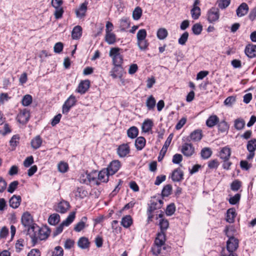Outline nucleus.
<instances>
[{
    "label": "nucleus",
    "instance_id": "obj_3",
    "mask_svg": "<svg viewBox=\"0 0 256 256\" xmlns=\"http://www.w3.org/2000/svg\"><path fill=\"white\" fill-rule=\"evenodd\" d=\"M220 18L218 8L212 7L208 10L207 14V20L210 23H214L218 21Z\"/></svg>",
    "mask_w": 256,
    "mask_h": 256
},
{
    "label": "nucleus",
    "instance_id": "obj_51",
    "mask_svg": "<svg viewBox=\"0 0 256 256\" xmlns=\"http://www.w3.org/2000/svg\"><path fill=\"white\" fill-rule=\"evenodd\" d=\"M229 128L228 124L225 121H222L218 124V129L221 132H225Z\"/></svg>",
    "mask_w": 256,
    "mask_h": 256
},
{
    "label": "nucleus",
    "instance_id": "obj_26",
    "mask_svg": "<svg viewBox=\"0 0 256 256\" xmlns=\"http://www.w3.org/2000/svg\"><path fill=\"white\" fill-rule=\"evenodd\" d=\"M38 231H39V240H44L48 238L50 234V230L46 228H37Z\"/></svg>",
    "mask_w": 256,
    "mask_h": 256
},
{
    "label": "nucleus",
    "instance_id": "obj_54",
    "mask_svg": "<svg viewBox=\"0 0 256 256\" xmlns=\"http://www.w3.org/2000/svg\"><path fill=\"white\" fill-rule=\"evenodd\" d=\"M188 33L185 32L179 38L178 40V44L180 45H184L188 40Z\"/></svg>",
    "mask_w": 256,
    "mask_h": 256
},
{
    "label": "nucleus",
    "instance_id": "obj_2",
    "mask_svg": "<svg viewBox=\"0 0 256 256\" xmlns=\"http://www.w3.org/2000/svg\"><path fill=\"white\" fill-rule=\"evenodd\" d=\"M230 226H226L224 232L229 239L226 242V248L230 252H232L235 251L238 246V240L232 236L229 232ZM232 228V226H230Z\"/></svg>",
    "mask_w": 256,
    "mask_h": 256
},
{
    "label": "nucleus",
    "instance_id": "obj_34",
    "mask_svg": "<svg viewBox=\"0 0 256 256\" xmlns=\"http://www.w3.org/2000/svg\"><path fill=\"white\" fill-rule=\"evenodd\" d=\"M138 133V128L136 126H132L127 130L128 136L130 138H136Z\"/></svg>",
    "mask_w": 256,
    "mask_h": 256
},
{
    "label": "nucleus",
    "instance_id": "obj_48",
    "mask_svg": "<svg viewBox=\"0 0 256 256\" xmlns=\"http://www.w3.org/2000/svg\"><path fill=\"white\" fill-rule=\"evenodd\" d=\"M55 8L54 16L56 19L60 18L64 12V10L62 6L54 7Z\"/></svg>",
    "mask_w": 256,
    "mask_h": 256
},
{
    "label": "nucleus",
    "instance_id": "obj_32",
    "mask_svg": "<svg viewBox=\"0 0 256 256\" xmlns=\"http://www.w3.org/2000/svg\"><path fill=\"white\" fill-rule=\"evenodd\" d=\"M212 154V152L210 148L206 147L203 148L200 152V156L204 160L208 159L210 157Z\"/></svg>",
    "mask_w": 256,
    "mask_h": 256
},
{
    "label": "nucleus",
    "instance_id": "obj_37",
    "mask_svg": "<svg viewBox=\"0 0 256 256\" xmlns=\"http://www.w3.org/2000/svg\"><path fill=\"white\" fill-rule=\"evenodd\" d=\"M156 36L159 40H164L168 36V30L165 28H160L157 31Z\"/></svg>",
    "mask_w": 256,
    "mask_h": 256
},
{
    "label": "nucleus",
    "instance_id": "obj_18",
    "mask_svg": "<svg viewBox=\"0 0 256 256\" xmlns=\"http://www.w3.org/2000/svg\"><path fill=\"white\" fill-rule=\"evenodd\" d=\"M88 2H84L80 4L79 8L76 10V16L80 18H84L87 10Z\"/></svg>",
    "mask_w": 256,
    "mask_h": 256
},
{
    "label": "nucleus",
    "instance_id": "obj_6",
    "mask_svg": "<svg viewBox=\"0 0 256 256\" xmlns=\"http://www.w3.org/2000/svg\"><path fill=\"white\" fill-rule=\"evenodd\" d=\"M120 167V161L118 160H114L110 164L106 170H108L109 174L112 176L118 170Z\"/></svg>",
    "mask_w": 256,
    "mask_h": 256
},
{
    "label": "nucleus",
    "instance_id": "obj_5",
    "mask_svg": "<svg viewBox=\"0 0 256 256\" xmlns=\"http://www.w3.org/2000/svg\"><path fill=\"white\" fill-rule=\"evenodd\" d=\"M37 228L39 227L32 225L28 230V234L32 239L33 246H34L39 240V231H38Z\"/></svg>",
    "mask_w": 256,
    "mask_h": 256
},
{
    "label": "nucleus",
    "instance_id": "obj_50",
    "mask_svg": "<svg viewBox=\"0 0 256 256\" xmlns=\"http://www.w3.org/2000/svg\"><path fill=\"white\" fill-rule=\"evenodd\" d=\"M58 170L62 173L66 172L68 168V164L66 162H61L58 166Z\"/></svg>",
    "mask_w": 256,
    "mask_h": 256
},
{
    "label": "nucleus",
    "instance_id": "obj_4",
    "mask_svg": "<svg viewBox=\"0 0 256 256\" xmlns=\"http://www.w3.org/2000/svg\"><path fill=\"white\" fill-rule=\"evenodd\" d=\"M76 99L74 96L71 95L65 102L62 106V112L64 114H66L72 107L75 105Z\"/></svg>",
    "mask_w": 256,
    "mask_h": 256
},
{
    "label": "nucleus",
    "instance_id": "obj_41",
    "mask_svg": "<svg viewBox=\"0 0 256 256\" xmlns=\"http://www.w3.org/2000/svg\"><path fill=\"white\" fill-rule=\"evenodd\" d=\"M75 212H73L70 214L67 218L64 220L62 224L64 226H69L74 220L75 218Z\"/></svg>",
    "mask_w": 256,
    "mask_h": 256
},
{
    "label": "nucleus",
    "instance_id": "obj_64",
    "mask_svg": "<svg viewBox=\"0 0 256 256\" xmlns=\"http://www.w3.org/2000/svg\"><path fill=\"white\" fill-rule=\"evenodd\" d=\"M96 172H94L91 174H88L87 175V178L90 182H94L96 183V184H100V182H98V180L96 179Z\"/></svg>",
    "mask_w": 256,
    "mask_h": 256
},
{
    "label": "nucleus",
    "instance_id": "obj_13",
    "mask_svg": "<svg viewBox=\"0 0 256 256\" xmlns=\"http://www.w3.org/2000/svg\"><path fill=\"white\" fill-rule=\"evenodd\" d=\"M248 5L246 3L243 2L236 9V15L238 17H242L248 14Z\"/></svg>",
    "mask_w": 256,
    "mask_h": 256
},
{
    "label": "nucleus",
    "instance_id": "obj_42",
    "mask_svg": "<svg viewBox=\"0 0 256 256\" xmlns=\"http://www.w3.org/2000/svg\"><path fill=\"white\" fill-rule=\"evenodd\" d=\"M159 226L160 228V232H164L169 226V222L166 219L162 218L160 220Z\"/></svg>",
    "mask_w": 256,
    "mask_h": 256
},
{
    "label": "nucleus",
    "instance_id": "obj_14",
    "mask_svg": "<svg viewBox=\"0 0 256 256\" xmlns=\"http://www.w3.org/2000/svg\"><path fill=\"white\" fill-rule=\"evenodd\" d=\"M244 52L248 58H255L256 56V45L252 44H248L246 47Z\"/></svg>",
    "mask_w": 256,
    "mask_h": 256
},
{
    "label": "nucleus",
    "instance_id": "obj_49",
    "mask_svg": "<svg viewBox=\"0 0 256 256\" xmlns=\"http://www.w3.org/2000/svg\"><path fill=\"white\" fill-rule=\"evenodd\" d=\"M173 138V134H170L167 139L166 140L162 148V152L164 153V152H166L168 147L169 146L170 144L172 139Z\"/></svg>",
    "mask_w": 256,
    "mask_h": 256
},
{
    "label": "nucleus",
    "instance_id": "obj_1",
    "mask_svg": "<svg viewBox=\"0 0 256 256\" xmlns=\"http://www.w3.org/2000/svg\"><path fill=\"white\" fill-rule=\"evenodd\" d=\"M163 200L154 198L150 201V204L147 210L148 220V222L152 221L154 216V211L156 210L160 209L163 204Z\"/></svg>",
    "mask_w": 256,
    "mask_h": 256
},
{
    "label": "nucleus",
    "instance_id": "obj_17",
    "mask_svg": "<svg viewBox=\"0 0 256 256\" xmlns=\"http://www.w3.org/2000/svg\"><path fill=\"white\" fill-rule=\"evenodd\" d=\"M90 82L86 80L82 81L78 84L77 92L81 94H84L89 88Z\"/></svg>",
    "mask_w": 256,
    "mask_h": 256
},
{
    "label": "nucleus",
    "instance_id": "obj_23",
    "mask_svg": "<svg viewBox=\"0 0 256 256\" xmlns=\"http://www.w3.org/2000/svg\"><path fill=\"white\" fill-rule=\"evenodd\" d=\"M230 148L228 146H225L222 148L220 153V158L222 160L230 159Z\"/></svg>",
    "mask_w": 256,
    "mask_h": 256
},
{
    "label": "nucleus",
    "instance_id": "obj_33",
    "mask_svg": "<svg viewBox=\"0 0 256 256\" xmlns=\"http://www.w3.org/2000/svg\"><path fill=\"white\" fill-rule=\"evenodd\" d=\"M146 104L148 110H152L156 106V101L152 96H150L146 100Z\"/></svg>",
    "mask_w": 256,
    "mask_h": 256
},
{
    "label": "nucleus",
    "instance_id": "obj_53",
    "mask_svg": "<svg viewBox=\"0 0 256 256\" xmlns=\"http://www.w3.org/2000/svg\"><path fill=\"white\" fill-rule=\"evenodd\" d=\"M112 64L114 65H120L122 66L123 63V56L122 54L115 56L112 58Z\"/></svg>",
    "mask_w": 256,
    "mask_h": 256
},
{
    "label": "nucleus",
    "instance_id": "obj_44",
    "mask_svg": "<svg viewBox=\"0 0 256 256\" xmlns=\"http://www.w3.org/2000/svg\"><path fill=\"white\" fill-rule=\"evenodd\" d=\"M142 14V8L139 7L137 6L136 7L132 12V17L133 18L134 20H139Z\"/></svg>",
    "mask_w": 256,
    "mask_h": 256
},
{
    "label": "nucleus",
    "instance_id": "obj_28",
    "mask_svg": "<svg viewBox=\"0 0 256 256\" xmlns=\"http://www.w3.org/2000/svg\"><path fill=\"white\" fill-rule=\"evenodd\" d=\"M146 142V140L144 137H138L135 140V146L137 150H142L144 147Z\"/></svg>",
    "mask_w": 256,
    "mask_h": 256
},
{
    "label": "nucleus",
    "instance_id": "obj_55",
    "mask_svg": "<svg viewBox=\"0 0 256 256\" xmlns=\"http://www.w3.org/2000/svg\"><path fill=\"white\" fill-rule=\"evenodd\" d=\"M241 195L240 194H236L234 196L230 198L228 202L230 204L234 205L239 202Z\"/></svg>",
    "mask_w": 256,
    "mask_h": 256
},
{
    "label": "nucleus",
    "instance_id": "obj_7",
    "mask_svg": "<svg viewBox=\"0 0 256 256\" xmlns=\"http://www.w3.org/2000/svg\"><path fill=\"white\" fill-rule=\"evenodd\" d=\"M194 151V148L192 144L185 143L182 146V152L187 157L191 156Z\"/></svg>",
    "mask_w": 256,
    "mask_h": 256
},
{
    "label": "nucleus",
    "instance_id": "obj_8",
    "mask_svg": "<svg viewBox=\"0 0 256 256\" xmlns=\"http://www.w3.org/2000/svg\"><path fill=\"white\" fill-rule=\"evenodd\" d=\"M30 117V112L28 110L24 109L20 112L18 114L16 118L20 123L25 124L29 120Z\"/></svg>",
    "mask_w": 256,
    "mask_h": 256
},
{
    "label": "nucleus",
    "instance_id": "obj_40",
    "mask_svg": "<svg viewBox=\"0 0 256 256\" xmlns=\"http://www.w3.org/2000/svg\"><path fill=\"white\" fill-rule=\"evenodd\" d=\"M234 128L237 130H241L245 126V122L242 118H238L234 120Z\"/></svg>",
    "mask_w": 256,
    "mask_h": 256
},
{
    "label": "nucleus",
    "instance_id": "obj_52",
    "mask_svg": "<svg viewBox=\"0 0 256 256\" xmlns=\"http://www.w3.org/2000/svg\"><path fill=\"white\" fill-rule=\"evenodd\" d=\"M32 96L30 94L25 95L22 99V104L24 106H28L32 102Z\"/></svg>",
    "mask_w": 256,
    "mask_h": 256
},
{
    "label": "nucleus",
    "instance_id": "obj_35",
    "mask_svg": "<svg viewBox=\"0 0 256 256\" xmlns=\"http://www.w3.org/2000/svg\"><path fill=\"white\" fill-rule=\"evenodd\" d=\"M89 244L88 239L85 237L80 238L78 242V246L82 249L88 248L89 246Z\"/></svg>",
    "mask_w": 256,
    "mask_h": 256
},
{
    "label": "nucleus",
    "instance_id": "obj_43",
    "mask_svg": "<svg viewBox=\"0 0 256 256\" xmlns=\"http://www.w3.org/2000/svg\"><path fill=\"white\" fill-rule=\"evenodd\" d=\"M246 148L248 151H254L256 150V139L253 138L248 141Z\"/></svg>",
    "mask_w": 256,
    "mask_h": 256
},
{
    "label": "nucleus",
    "instance_id": "obj_24",
    "mask_svg": "<svg viewBox=\"0 0 256 256\" xmlns=\"http://www.w3.org/2000/svg\"><path fill=\"white\" fill-rule=\"evenodd\" d=\"M166 242V234L164 232H158L157 234V237L156 238L154 244L157 246H163L164 245Z\"/></svg>",
    "mask_w": 256,
    "mask_h": 256
},
{
    "label": "nucleus",
    "instance_id": "obj_45",
    "mask_svg": "<svg viewBox=\"0 0 256 256\" xmlns=\"http://www.w3.org/2000/svg\"><path fill=\"white\" fill-rule=\"evenodd\" d=\"M172 191V186L170 184H166L162 188V196H168L171 194Z\"/></svg>",
    "mask_w": 256,
    "mask_h": 256
},
{
    "label": "nucleus",
    "instance_id": "obj_30",
    "mask_svg": "<svg viewBox=\"0 0 256 256\" xmlns=\"http://www.w3.org/2000/svg\"><path fill=\"white\" fill-rule=\"evenodd\" d=\"M218 122V118L216 115H213L210 116L206 120V124L208 127L212 128Z\"/></svg>",
    "mask_w": 256,
    "mask_h": 256
},
{
    "label": "nucleus",
    "instance_id": "obj_58",
    "mask_svg": "<svg viewBox=\"0 0 256 256\" xmlns=\"http://www.w3.org/2000/svg\"><path fill=\"white\" fill-rule=\"evenodd\" d=\"M18 184V181H13L9 184L8 188V192L10 194L13 193L14 191L17 188Z\"/></svg>",
    "mask_w": 256,
    "mask_h": 256
},
{
    "label": "nucleus",
    "instance_id": "obj_29",
    "mask_svg": "<svg viewBox=\"0 0 256 256\" xmlns=\"http://www.w3.org/2000/svg\"><path fill=\"white\" fill-rule=\"evenodd\" d=\"M87 217L83 216L80 220L76 224L74 228V230L76 232H80L85 227V224L87 221Z\"/></svg>",
    "mask_w": 256,
    "mask_h": 256
},
{
    "label": "nucleus",
    "instance_id": "obj_36",
    "mask_svg": "<svg viewBox=\"0 0 256 256\" xmlns=\"http://www.w3.org/2000/svg\"><path fill=\"white\" fill-rule=\"evenodd\" d=\"M153 123L152 120H147L144 121L142 125V130L145 132H148L152 128Z\"/></svg>",
    "mask_w": 256,
    "mask_h": 256
},
{
    "label": "nucleus",
    "instance_id": "obj_20",
    "mask_svg": "<svg viewBox=\"0 0 256 256\" xmlns=\"http://www.w3.org/2000/svg\"><path fill=\"white\" fill-rule=\"evenodd\" d=\"M236 216V214L235 209L234 208H229L226 212V220L229 223H233Z\"/></svg>",
    "mask_w": 256,
    "mask_h": 256
},
{
    "label": "nucleus",
    "instance_id": "obj_31",
    "mask_svg": "<svg viewBox=\"0 0 256 256\" xmlns=\"http://www.w3.org/2000/svg\"><path fill=\"white\" fill-rule=\"evenodd\" d=\"M106 33L105 41L109 44H114L116 42V34L112 32Z\"/></svg>",
    "mask_w": 256,
    "mask_h": 256
},
{
    "label": "nucleus",
    "instance_id": "obj_60",
    "mask_svg": "<svg viewBox=\"0 0 256 256\" xmlns=\"http://www.w3.org/2000/svg\"><path fill=\"white\" fill-rule=\"evenodd\" d=\"M241 182L238 180H234L230 185L231 190L233 191H238L241 187Z\"/></svg>",
    "mask_w": 256,
    "mask_h": 256
},
{
    "label": "nucleus",
    "instance_id": "obj_11",
    "mask_svg": "<svg viewBox=\"0 0 256 256\" xmlns=\"http://www.w3.org/2000/svg\"><path fill=\"white\" fill-rule=\"evenodd\" d=\"M70 207L69 202L63 200L58 204L56 210L60 213L64 214L67 212Z\"/></svg>",
    "mask_w": 256,
    "mask_h": 256
},
{
    "label": "nucleus",
    "instance_id": "obj_12",
    "mask_svg": "<svg viewBox=\"0 0 256 256\" xmlns=\"http://www.w3.org/2000/svg\"><path fill=\"white\" fill-rule=\"evenodd\" d=\"M183 176V172L180 168H178L172 172L171 178L173 182H179L184 178Z\"/></svg>",
    "mask_w": 256,
    "mask_h": 256
},
{
    "label": "nucleus",
    "instance_id": "obj_27",
    "mask_svg": "<svg viewBox=\"0 0 256 256\" xmlns=\"http://www.w3.org/2000/svg\"><path fill=\"white\" fill-rule=\"evenodd\" d=\"M42 139L40 136H36L32 140L30 144L32 147L36 150L38 148L42 145Z\"/></svg>",
    "mask_w": 256,
    "mask_h": 256
},
{
    "label": "nucleus",
    "instance_id": "obj_39",
    "mask_svg": "<svg viewBox=\"0 0 256 256\" xmlns=\"http://www.w3.org/2000/svg\"><path fill=\"white\" fill-rule=\"evenodd\" d=\"M192 17L194 20L198 18L200 15V9L198 6H194V8L190 11Z\"/></svg>",
    "mask_w": 256,
    "mask_h": 256
},
{
    "label": "nucleus",
    "instance_id": "obj_61",
    "mask_svg": "<svg viewBox=\"0 0 256 256\" xmlns=\"http://www.w3.org/2000/svg\"><path fill=\"white\" fill-rule=\"evenodd\" d=\"M64 250L60 246L55 247L52 252V256H63Z\"/></svg>",
    "mask_w": 256,
    "mask_h": 256
},
{
    "label": "nucleus",
    "instance_id": "obj_38",
    "mask_svg": "<svg viewBox=\"0 0 256 256\" xmlns=\"http://www.w3.org/2000/svg\"><path fill=\"white\" fill-rule=\"evenodd\" d=\"M60 220V216L57 214H54L50 216L48 222L51 225H56L59 222Z\"/></svg>",
    "mask_w": 256,
    "mask_h": 256
},
{
    "label": "nucleus",
    "instance_id": "obj_16",
    "mask_svg": "<svg viewBox=\"0 0 256 256\" xmlns=\"http://www.w3.org/2000/svg\"><path fill=\"white\" fill-rule=\"evenodd\" d=\"M22 198L20 196L13 195L9 200V205L13 208H18L20 204Z\"/></svg>",
    "mask_w": 256,
    "mask_h": 256
},
{
    "label": "nucleus",
    "instance_id": "obj_19",
    "mask_svg": "<svg viewBox=\"0 0 256 256\" xmlns=\"http://www.w3.org/2000/svg\"><path fill=\"white\" fill-rule=\"evenodd\" d=\"M132 223L133 220L130 215L124 216L120 222L121 225L126 228H130L132 225Z\"/></svg>",
    "mask_w": 256,
    "mask_h": 256
},
{
    "label": "nucleus",
    "instance_id": "obj_56",
    "mask_svg": "<svg viewBox=\"0 0 256 256\" xmlns=\"http://www.w3.org/2000/svg\"><path fill=\"white\" fill-rule=\"evenodd\" d=\"M147 34L145 29L140 30L136 34L137 40L146 39Z\"/></svg>",
    "mask_w": 256,
    "mask_h": 256
},
{
    "label": "nucleus",
    "instance_id": "obj_25",
    "mask_svg": "<svg viewBox=\"0 0 256 256\" xmlns=\"http://www.w3.org/2000/svg\"><path fill=\"white\" fill-rule=\"evenodd\" d=\"M202 137V131L200 130H194L190 135V140L194 142H198L200 140Z\"/></svg>",
    "mask_w": 256,
    "mask_h": 256
},
{
    "label": "nucleus",
    "instance_id": "obj_46",
    "mask_svg": "<svg viewBox=\"0 0 256 256\" xmlns=\"http://www.w3.org/2000/svg\"><path fill=\"white\" fill-rule=\"evenodd\" d=\"M137 44L140 50H144L147 49L148 46V42L146 39H144V40H137Z\"/></svg>",
    "mask_w": 256,
    "mask_h": 256
},
{
    "label": "nucleus",
    "instance_id": "obj_63",
    "mask_svg": "<svg viewBox=\"0 0 256 256\" xmlns=\"http://www.w3.org/2000/svg\"><path fill=\"white\" fill-rule=\"evenodd\" d=\"M236 96H230L224 100V104L226 106H231L236 102Z\"/></svg>",
    "mask_w": 256,
    "mask_h": 256
},
{
    "label": "nucleus",
    "instance_id": "obj_47",
    "mask_svg": "<svg viewBox=\"0 0 256 256\" xmlns=\"http://www.w3.org/2000/svg\"><path fill=\"white\" fill-rule=\"evenodd\" d=\"M202 30V26L200 24H194L192 27V31L196 35H199Z\"/></svg>",
    "mask_w": 256,
    "mask_h": 256
},
{
    "label": "nucleus",
    "instance_id": "obj_62",
    "mask_svg": "<svg viewBox=\"0 0 256 256\" xmlns=\"http://www.w3.org/2000/svg\"><path fill=\"white\" fill-rule=\"evenodd\" d=\"M230 2V0H218L217 2L220 8L224 9L229 6Z\"/></svg>",
    "mask_w": 256,
    "mask_h": 256
},
{
    "label": "nucleus",
    "instance_id": "obj_59",
    "mask_svg": "<svg viewBox=\"0 0 256 256\" xmlns=\"http://www.w3.org/2000/svg\"><path fill=\"white\" fill-rule=\"evenodd\" d=\"M120 25L121 30H125L126 28L130 27V23L128 20L125 18L121 20Z\"/></svg>",
    "mask_w": 256,
    "mask_h": 256
},
{
    "label": "nucleus",
    "instance_id": "obj_21",
    "mask_svg": "<svg viewBox=\"0 0 256 256\" xmlns=\"http://www.w3.org/2000/svg\"><path fill=\"white\" fill-rule=\"evenodd\" d=\"M82 35V28L80 26L74 28L72 32V37L73 40L79 39Z\"/></svg>",
    "mask_w": 256,
    "mask_h": 256
},
{
    "label": "nucleus",
    "instance_id": "obj_10",
    "mask_svg": "<svg viewBox=\"0 0 256 256\" xmlns=\"http://www.w3.org/2000/svg\"><path fill=\"white\" fill-rule=\"evenodd\" d=\"M130 152V148L128 144L120 145L117 149V153L120 157L124 158Z\"/></svg>",
    "mask_w": 256,
    "mask_h": 256
},
{
    "label": "nucleus",
    "instance_id": "obj_57",
    "mask_svg": "<svg viewBox=\"0 0 256 256\" xmlns=\"http://www.w3.org/2000/svg\"><path fill=\"white\" fill-rule=\"evenodd\" d=\"M176 211V207L174 204H170L168 206L166 213L167 216H170L172 215Z\"/></svg>",
    "mask_w": 256,
    "mask_h": 256
},
{
    "label": "nucleus",
    "instance_id": "obj_15",
    "mask_svg": "<svg viewBox=\"0 0 256 256\" xmlns=\"http://www.w3.org/2000/svg\"><path fill=\"white\" fill-rule=\"evenodd\" d=\"M21 221L22 225L25 226H31L32 223V218L31 215L28 212H26L22 214Z\"/></svg>",
    "mask_w": 256,
    "mask_h": 256
},
{
    "label": "nucleus",
    "instance_id": "obj_22",
    "mask_svg": "<svg viewBox=\"0 0 256 256\" xmlns=\"http://www.w3.org/2000/svg\"><path fill=\"white\" fill-rule=\"evenodd\" d=\"M110 176L108 174L106 169H104L100 171L98 175V180L102 182H106L108 180V176Z\"/></svg>",
    "mask_w": 256,
    "mask_h": 256
},
{
    "label": "nucleus",
    "instance_id": "obj_9",
    "mask_svg": "<svg viewBox=\"0 0 256 256\" xmlns=\"http://www.w3.org/2000/svg\"><path fill=\"white\" fill-rule=\"evenodd\" d=\"M123 68L120 65H114L110 71V75L113 78H116L122 76Z\"/></svg>",
    "mask_w": 256,
    "mask_h": 256
}]
</instances>
